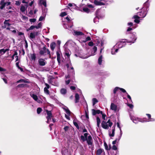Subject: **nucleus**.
<instances>
[{
	"label": "nucleus",
	"mask_w": 155,
	"mask_h": 155,
	"mask_svg": "<svg viewBox=\"0 0 155 155\" xmlns=\"http://www.w3.org/2000/svg\"><path fill=\"white\" fill-rule=\"evenodd\" d=\"M130 40L125 39L124 41H118L115 45L116 46L118 49L121 48L124 46L126 45V42L128 43H134L137 39V37L136 35V33L131 34L130 35Z\"/></svg>",
	"instance_id": "f257e3e1"
},
{
	"label": "nucleus",
	"mask_w": 155,
	"mask_h": 155,
	"mask_svg": "<svg viewBox=\"0 0 155 155\" xmlns=\"http://www.w3.org/2000/svg\"><path fill=\"white\" fill-rule=\"evenodd\" d=\"M120 91L123 92H126V90L123 88H120L118 87H115L113 90V93L111 94V101L113 102H116L120 100L118 96L119 91Z\"/></svg>",
	"instance_id": "f03ea898"
},
{
	"label": "nucleus",
	"mask_w": 155,
	"mask_h": 155,
	"mask_svg": "<svg viewBox=\"0 0 155 155\" xmlns=\"http://www.w3.org/2000/svg\"><path fill=\"white\" fill-rule=\"evenodd\" d=\"M149 4L148 2V0H147L143 4V7L141 9V11L138 12L137 15L140 16V18H143L145 17L148 11L147 9L149 7Z\"/></svg>",
	"instance_id": "7ed1b4c3"
},
{
	"label": "nucleus",
	"mask_w": 155,
	"mask_h": 155,
	"mask_svg": "<svg viewBox=\"0 0 155 155\" xmlns=\"http://www.w3.org/2000/svg\"><path fill=\"white\" fill-rule=\"evenodd\" d=\"M10 4V2H5V0H1V1L0 2V9L2 10L5 8V6H7V9H11L12 8L11 6H9L8 7V6Z\"/></svg>",
	"instance_id": "20e7f679"
},
{
	"label": "nucleus",
	"mask_w": 155,
	"mask_h": 155,
	"mask_svg": "<svg viewBox=\"0 0 155 155\" xmlns=\"http://www.w3.org/2000/svg\"><path fill=\"white\" fill-rule=\"evenodd\" d=\"M46 53L50 55V51L48 49L46 48V46L45 45L40 49L39 54L41 55H46Z\"/></svg>",
	"instance_id": "39448f33"
},
{
	"label": "nucleus",
	"mask_w": 155,
	"mask_h": 155,
	"mask_svg": "<svg viewBox=\"0 0 155 155\" xmlns=\"http://www.w3.org/2000/svg\"><path fill=\"white\" fill-rule=\"evenodd\" d=\"M112 124V123L110 122V119H109L107 122L103 121L101 123V126L104 129H108L109 127H111Z\"/></svg>",
	"instance_id": "423d86ee"
},
{
	"label": "nucleus",
	"mask_w": 155,
	"mask_h": 155,
	"mask_svg": "<svg viewBox=\"0 0 155 155\" xmlns=\"http://www.w3.org/2000/svg\"><path fill=\"white\" fill-rule=\"evenodd\" d=\"M30 95L31 97H32L35 101H36L38 103H42L43 100L41 97L38 98L36 95L31 93Z\"/></svg>",
	"instance_id": "0eeeda50"
},
{
	"label": "nucleus",
	"mask_w": 155,
	"mask_h": 155,
	"mask_svg": "<svg viewBox=\"0 0 155 155\" xmlns=\"http://www.w3.org/2000/svg\"><path fill=\"white\" fill-rule=\"evenodd\" d=\"M130 117L131 120L135 124H137L139 122H143V121H144L143 119L134 116H130Z\"/></svg>",
	"instance_id": "6e6552de"
},
{
	"label": "nucleus",
	"mask_w": 155,
	"mask_h": 155,
	"mask_svg": "<svg viewBox=\"0 0 155 155\" xmlns=\"http://www.w3.org/2000/svg\"><path fill=\"white\" fill-rule=\"evenodd\" d=\"M110 109L113 111L114 112H118L119 110V108L117 106L113 103L111 104Z\"/></svg>",
	"instance_id": "1a4fd4ad"
},
{
	"label": "nucleus",
	"mask_w": 155,
	"mask_h": 155,
	"mask_svg": "<svg viewBox=\"0 0 155 155\" xmlns=\"http://www.w3.org/2000/svg\"><path fill=\"white\" fill-rule=\"evenodd\" d=\"M46 113L47 115V116L46 117L47 119V122L48 123L51 122V118L53 116L51 111H48L47 110Z\"/></svg>",
	"instance_id": "9d476101"
},
{
	"label": "nucleus",
	"mask_w": 155,
	"mask_h": 155,
	"mask_svg": "<svg viewBox=\"0 0 155 155\" xmlns=\"http://www.w3.org/2000/svg\"><path fill=\"white\" fill-rule=\"evenodd\" d=\"M86 140L90 147H92L93 139L91 135L88 136L87 138L86 139Z\"/></svg>",
	"instance_id": "9b49d317"
},
{
	"label": "nucleus",
	"mask_w": 155,
	"mask_h": 155,
	"mask_svg": "<svg viewBox=\"0 0 155 155\" xmlns=\"http://www.w3.org/2000/svg\"><path fill=\"white\" fill-rule=\"evenodd\" d=\"M9 21V20H5L4 22V25L2 26L3 28H6L7 30H10V28L9 27L11 25V24L8 22Z\"/></svg>",
	"instance_id": "f8f14e48"
},
{
	"label": "nucleus",
	"mask_w": 155,
	"mask_h": 155,
	"mask_svg": "<svg viewBox=\"0 0 155 155\" xmlns=\"http://www.w3.org/2000/svg\"><path fill=\"white\" fill-rule=\"evenodd\" d=\"M73 34L77 36H80L84 37L85 35L82 32L80 31H78L74 30L73 33Z\"/></svg>",
	"instance_id": "ddd939ff"
},
{
	"label": "nucleus",
	"mask_w": 155,
	"mask_h": 155,
	"mask_svg": "<svg viewBox=\"0 0 155 155\" xmlns=\"http://www.w3.org/2000/svg\"><path fill=\"white\" fill-rule=\"evenodd\" d=\"M75 44V43L71 40H68L64 45V46L66 47L68 46L71 47V46H74Z\"/></svg>",
	"instance_id": "4468645a"
},
{
	"label": "nucleus",
	"mask_w": 155,
	"mask_h": 155,
	"mask_svg": "<svg viewBox=\"0 0 155 155\" xmlns=\"http://www.w3.org/2000/svg\"><path fill=\"white\" fill-rule=\"evenodd\" d=\"M28 6V5H21L20 8V11L21 12L25 14V11L26 10Z\"/></svg>",
	"instance_id": "2eb2a0df"
},
{
	"label": "nucleus",
	"mask_w": 155,
	"mask_h": 155,
	"mask_svg": "<svg viewBox=\"0 0 155 155\" xmlns=\"http://www.w3.org/2000/svg\"><path fill=\"white\" fill-rule=\"evenodd\" d=\"M39 65L40 66H43L45 65L46 62L45 61V59L42 58H40L38 61Z\"/></svg>",
	"instance_id": "dca6fc26"
},
{
	"label": "nucleus",
	"mask_w": 155,
	"mask_h": 155,
	"mask_svg": "<svg viewBox=\"0 0 155 155\" xmlns=\"http://www.w3.org/2000/svg\"><path fill=\"white\" fill-rule=\"evenodd\" d=\"M38 34V32L37 31L31 32L30 33L29 38L31 39L35 38V36L37 35Z\"/></svg>",
	"instance_id": "f3484780"
},
{
	"label": "nucleus",
	"mask_w": 155,
	"mask_h": 155,
	"mask_svg": "<svg viewBox=\"0 0 155 155\" xmlns=\"http://www.w3.org/2000/svg\"><path fill=\"white\" fill-rule=\"evenodd\" d=\"M99 11L100 10H97L96 12V16L94 18V22L95 23H98L99 21V18L98 14L99 13Z\"/></svg>",
	"instance_id": "a211bd4d"
},
{
	"label": "nucleus",
	"mask_w": 155,
	"mask_h": 155,
	"mask_svg": "<svg viewBox=\"0 0 155 155\" xmlns=\"http://www.w3.org/2000/svg\"><path fill=\"white\" fill-rule=\"evenodd\" d=\"M118 48L116 46L114 45L111 49V53L112 54H115L118 51Z\"/></svg>",
	"instance_id": "6ab92c4d"
},
{
	"label": "nucleus",
	"mask_w": 155,
	"mask_h": 155,
	"mask_svg": "<svg viewBox=\"0 0 155 155\" xmlns=\"http://www.w3.org/2000/svg\"><path fill=\"white\" fill-rule=\"evenodd\" d=\"M73 25H71H71L69 26L68 25V23H67L64 24V27L65 29H68L70 30H72V28Z\"/></svg>",
	"instance_id": "aec40b11"
},
{
	"label": "nucleus",
	"mask_w": 155,
	"mask_h": 155,
	"mask_svg": "<svg viewBox=\"0 0 155 155\" xmlns=\"http://www.w3.org/2000/svg\"><path fill=\"white\" fill-rule=\"evenodd\" d=\"M9 49L5 48L2 49L0 50V55H2L4 54L6 51H8Z\"/></svg>",
	"instance_id": "412c9836"
},
{
	"label": "nucleus",
	"mask_w": 155,
	"mask_h": 155,
	"mask_svg": "<svg viewBox=\"0 0 155 155\" xmlns=\"http://www.w3.org/2000/svg\"><path fill=\"white\" fill-rule=\"evenodd\" d=\"M92 115H95L97 114H99L101 113V111L100 110H95L94 109H92Z\"/></svg>",
	"instance_id": "4be33fe9"
},
{
	"label": "nucleus",
	"mask_w": 155,
	"mask_h": 155,
	"mask_svg": "<svg viewBox=\"0 0 155 155\" xmlns=\"http://www.w3.org/2000/svg\"><path fill=\"white\" fill-rule=\"evenodd\" d=\"M71 54V52L70 51H66L65 52V57L66 58L68 59V60L69 61V57Z\"/></svg>",
	"instance_id": "5701e85b"
},
{
	"label": "nucleus",
	"mask_w": 155,
	"mask_h": 155,
	"mask_svg": "<svg viewBox=\"0 0 155 155\" xmlns=\"http://www.w3.org/2000/svg\"><path fill=\"white\" fill-rule=\"evenodd\" d=\"M134 18L135 19L134 22L136 23H139L140 22V20L139 18H140L139 15H134Z\"/></svg>",
	"instance_id": "b1692460"
},
{
	"label": "nucleus",
	"mask_w": 155,
	"mask_h": 155,
	"mask_svg": "<svg viewBox=\"0 0 155 155\" xmlns=\"http://www.w3.org/2000/svg\"><path fill=\"white\" fill-rule=\"evenodd\" d=\"M94 4L96 5H104V3L96 0L94 1Z\"/></svg>",
	"instance_id": "393cba45"
},
{
	"label": "nucleus",
	"mask_w": 155,
	"mask_h": 155,
	"mask_svg": "<svg viewBox=\"0 0 155 155\" xmlns=\"http://www.w3.org/2000/svg\"><path fill=\"white\" fill-rule=\"evenodd\" d=\"M112 128V133H111L110 132H109V134L110 137H113L114 135L115 127H113Z\"/></svg>",
	"instance_id": "a878e982"
},
{
	"label": "nucleus",
	"mask_w": 155,
	"mask_h": 155,
	"mask_svg": "<svg viewBox=\"0 0 155 155\" xmlns=\"http://www.w3.org/2000/svg\"><path fill=\"white\" fill-rule=\"evenodd\" d=\"M63 109L65 110L66 113L68 115H70L71 112L67 107H66L63 108Z\"/></svg>",
	"instance_id": "bb28decb"
},
{
	"label": "nucleus",
	"mask_w": 155,
	"mask_h": 155,
	"mask_svg": "<svg viewBox=\"0 0 155 155\" xmlns=\"http://www.w3.org/2000/svg\"><path fill=\"white\" fill-rule=\"evenodd\" d=\"M57 55V59L58 62H59L60 61L61 54L58 52L57 51L56 52Z\"/></svg>",
	"instance_id": "cd10ccee"
},
{
	"label": "nucleus",
	"mask_w": 155,
	"mask_h": 155,
	"mask_svg": "<svg viewBox=\"0 0 155 155\" xmlns=\"http://www.w3.org/2000/svg\"><path fill=\"white\" fill-rule=\"evenodd\" d=\"M103 57L102 55L99 57L98 59V64L99 65H101L102 64V61Z\"/></svg>",
	"instance_id": "c85d7f7f"
},
{
	"label": "nucleus",
	"mask_w": 155,
	"mask_h": 155,
	"mask_svg": "<svg viewBox=\"0 0 155 155\" xmlns=\"http://www.w3.org/2000/svg\"><path fill=\"white\" fill-rule=\"evenodd\" d=\"M56 44L54 42H52L50 44V48L51 50L53 51L55 47Z\"/></svg>",
	"instance_id": "c756f323"
},
{
	"label": "nucleus",
	"mask_w": 155,
	"mask_h": 155,
	"mask_svg": "<svg viewBox=\"0 0 155 155\" xmlns=\"http://www.w3.org/2000/svg\"><path fill=\"white\" fill-rule=\"evenodd\" d=\"M83 10L84 12L87 13H89L91 11L90 9H89L87 7L83 8Z\"/></svg>",
	"instance_id": "7c9ffc66"
},
{
	"label": "nucleus",
	"mask_w": 155,
	"mask_h": 155,
	"mask_svg": "<svg viewBox=\"0 0 155 155\" xmlns=\"http://www.w3.org/2000/svg\"><path fill=\"white\" fill-rule=\"evenodd\" d=\"M75 97V102L76 103L78 102L79 101V96L78 94H77V93L76 94Z\"/></svg>",
	"instance_id": "2f4dec72"
},
{
	"label": "nucleus",
	"mask_w": 155,
	"mask_h": 155,
	"mask_svg": "<svg viewBox=\"0 0 155 155\" xmlns=\"http://www.w3.org/2000/svg\"><path fill=\"white\" fill-rule=\"evenodd\" d=\"M97 126L98 127H100V124L101 123V120L98 117H97L96 118Z\"/></svg>",
	"instance_id": "473e14b6"
},
{
	"label": "nucleus",
	"mask_w": 155,
	"mask_h": 155,
	"mask_svg": "<svg viewBox=\"0 0 155 155\" xmlns=\"http://www.w3.org/2000/svg\"><path fill=\"white\" fill-rule=\"evenodd\" d=\"M103 151V150L101 149H99L98 150L96 153V154L97 155H101V153H102Z\"/></svg>",
	"instance_id": "72a5a7b5"
},
{
	"label": "nucleus",
	"mask_w": 155,
	"mask_h": 155,
	"mask_svg": "<svg viewBox=\"0 0 155 155\" xmlns=\"http://www.w3.org/2000/svg\"><path fill=\"white\" fill-rule=\"evenodd\" d=\"M36 56L35 54H31V59L32 60L35 61L36 59Z\"/></svg>",
	"instance_id": "f704fd0d"
},
{
	"label": "nucleus",
	"mask_w": 155,
	"mask_h": 155,
	"mask_svg": "<svg viewBox=\"0 0 155 155\" xmlns=\"http://www.w3.org/2000/svg\"><path fill=\"white\" fill-rule=\"evenodd\" d=\"M61 93L62 94H65L66 93V90L64 88H62L61 90Z\"/></svg>",
	"instance_id": "c9c22d12"
},
{
	"label": "nucleus",
	"mask_w": 155,
	"mask_h": 155,
	"mask_svg": "<svg viewBox=\"0 0 155 155\" xmlns=\"http://www.w3.org/2000/svg\"><path fill=\"white\" fill-rule=\"evenodd\" d=\"M93 105L94 106L96 103L98 102L97 100L95 98H93L92 99Z\"/></svg>",
	"instance_id": "e433bc0d"
},
{
	"label": "nucleus",
	"mask_w": 155,
	"mask_h": 155,
	"mask_svg": "<svg viewBox=\"0 0 155 155\" xmlns=\"http://www.w3.org/2000/svg\"><path fill=\"white\" fill-rule=\"evenodd\" d=\"M91 40V38L90 37H87L85 39L83 40L82 41L84 42H85L87 41H90Z\"/></svg>",
	"instance_id": "4c0bfd02"
},
{
	"label": "nucleus",
	"mask_w": 155,
	"mask_h": 155,
	"mask_svg": "<svg viewBox=\"0 0 155 155\" xmlns=\"http://www.w3.org/2000/svg\"><path fill=\"white\" fill-rule=\"evenodd\" d=\"M40 2L41 3L42 5H43L45 7H46V2L45 0H40Z\"/></svg>",
	"instance_id": "58836bf2"
},
{
	"label": "nucleus",
	"mask_w": 155,
	"mask_h": 155,
	"mask_svg": "<svg viewBox=\"0 0 155 155\" xmlns=\"http://www.w3.org/2000/svg\"><path fill=\"white\" fill-rule=\"evenodd\" d=\"M120 136L118 137V141H119V140H120V138L121 137L122 134V132L121 131V129L120 128Z\"/></svg>",
	"instance_id": "ea45409f"
},
{
	"label": "nucleus",
	"mask_w": 155,
	"mask_h": 155,
	"mask_svg": "<svg viewBox=\"0 0 155 155\" xmlns=\"http://www.w3.org/2000/svg\"><path fill=\"white\" fill-rule=\"evenodd\" d=\"M47 89V88H44V91L45 93L47 94H49V91Z\"/></svg>",
	"instance_id": "a19ab883"
},
{
	"label": "nucleus",
	"mask_w": 155,
	"mask_h": 155,
	"mask_svg": "<svg viewBox=\"0 0 155 155\" xmlns=\"http://www.w3.org/2000/svg\"><path fill=\"white\" fill-rule=\"evenodd\" d=\"M73 122L74 125L76 127V128L78 129H79V127L77 122L75 121L74 120L73 121Z\"/></svg>",
	"instance_id": "79ce46f5"
},
{
	"label": "nucleus",
	"mask_w": 155,
	"mask_h": 155,
	"mask_svg": "<svg viewBox=\"0 0 155 155\" xmlns=\"http://www.w3.org/2000/svg\"><path fill=\"white\" fill-rule=\"evenodd\" d=\"M42 111V109L41 108L38 107L37 109V112L38 114H39Z\"/></svg>",
	"instance_id": "37998d69"
},
{
	"label": "nucleus",
	"mask_w": 155,
	"mask_h": 155,
	"mask_svg": "<svg viewBox=\"0 0 155 155\" xmlns=\"http://www.w3.org/2000/svg\"><path fill=\"white\" fill-rule=\"evenodd\" d=\"M125 93H126V94L127 95V98L129 99V101L130 102H132V101L130 96L128 94V93L127 92H125Z\"/></svg>",
	"instance_id": "c03bdc74"
},
{
	"label": "nucleus",
	"mask_w": 155,
	"mask_h": 155,
	"mask_svg": "<svg viewBox=\"0 0 155 155\" xmlns=\"http://www.w3.org/2000/svg\"><path fill=\"white\" fill-rule=\"evenodd\" d=\"M71 71H72V78L74 77V70L73 67L71 68Z\"/></svg>",
	"instance_id": "a18cd8bd"
},
{
	"label": "nucleus",
	"mask_w": 155,
	"mask_h": 155,
	"mask_svg": "<svg viewBox=\"0 0 155 155\" xmlns=\"http://www.w3.org/2000/svg\"><path fill=\"white\" fill-rule=\"evenodd\" d=\"M67 15V13L65 12H62L60 14V16L61 17H63Z\"/></svg>",
	"instance_id": "49530a36"
},
{
	"label": "nucleus",
	"mask_w": 155,
	"mask_h": 155,
	"mask_svg": "<svg viewBox=\"0 0 155 155\" xmlns=\"http://www.w3.org/2000/svg\"><path fill=\"white\" fill-rule=\"evenodd\" d=\"M93 51H93L94 52V54H93V55H94V53L96 52L97 50V47L96 46H94L93 48Z\"/></svg>",
	"instance_id": "de8ad7c7"
},
{
	"label": "nucleus",
	"mask_w": 155,
	"mask_h": 155,
	"mask_svg": "<svg viewBox=\"0 0 155 155\" xmlns=\"http://www.w3.org/2000/svg\"><path fill=\"white\" fill-rule=\"evenodd\" d=\"M100 113L102 115V118L104 119V120H105V117H106V115L105 114H104L103 113H102V111H101V113Z\"/></svg>",
	"instance_id": "09e8293b"
},
{
	"label": "nucleus",
	"mask_w": 155,
	"mask_h": 155,
	"mask_svg": "<svg viewBox=\"0 0 155 155\" xmlns=\"http://www.w3.org/2000/svg\"><path fill=\"white\" fill-rule=\"evenodd\" d=\"M18 55V53L16 51H15L14 54L12 56V60H13L14 58V57Z\"/></svg>",
	"instance_id": "8fccbe9b"
},
{
	"label": "nucleus",
	"mask_w": 155,
	"mask_h": 155,
	"mask_svg": "<svg viewBox=\"0 0 155 155\" xmlns=\"http://www.w3.org/2000/svg\"><path fill=\"white\" fill-rule=\"evenodd\" d=\"M66 19L67 21V22L68 23H71V20H70L69 18L67 16L65 18Z\"/></svg>",
	"instance_id": "3c124183"
},
{
	"label": "nucleus",
	"mask_w": 155,
	"mask_h": 155,
	"mask_svg": "<svg viewBox=\"0 0 155 155\" xmlns=\"http://www.w3.org/2000/svg\"><path fill=\"white\" fill-rule=\"evenodd\" d=\"M81 140L83 141V142H84L86 140V138L84 136L81 135Z\"/></svg>",
	"instance_id": "603ef678"
},
{
	"label": "nucleus",
	"mask_w": 155,
	"mask_h": 155,
	"mask_svg": "<svg viewBox=\"0 0 155 155\" xmlns=\"http://www.w3.org/2000/svg\"><path fill=\"white\" fill-rule=\"evenodd\" d=\"M36 21V19L35 18H32L29 19V21L31 22H34Z\"/></svg>",
	"instance_id": "864d4df0"
},
{
	"label": "nucleus",
	"mask_w": 155,
	"mask_h": 155,
	"mask_svg": "<svg viewBox=\"0 0 155 155\" xmlns=\"http://www.w3.org/2000/svg\"><path fill=\"white\" fill-rule=\"evenodd\" d=\"M22 18L24 20H25L28 19V18L25 16L22 15Z\"/></svg>",
	"instance_id": "5fc2aeb1"
},
{
	"label": "nucleus",
	"mask_w": 155,
	"mask_h": 155,
	"mask_svg": "<svg viewBox=\"0 0 155 155\" xmlns=\"http://www.w3.org/2000/svg\"><path fill=\"white\" fill-rule=\"evenodd\" d=\"M34 25H31L30 27L28 28V29L27 30V31H28L29 30H31L34 29Z\"/></svg>",
	"instance_id": "6e6d98bb"
},
{
	"label": "nucleus",
	"mask_w": 155,
	"mask_h": 155,
	"mask_svg": "<svg viewBox=\"0 0 155 155\" xmlns=\"http://www.w3.org/2000/svg\"><path fill=\"white\" fill-rule=\"evenodd\" d=\"M45 17L44 16H41L39 19V21H42L45 19Z\"/></svg>",
	"instance_id": "4d7b16f0"
},
{
	"label": "nucleus",
	"mask_w": 155,
	"mask_h": 155,
	"mask_svg": "<svg viewBox=\"0 0 155 155\" xmlns=\"http://www.w3.org/2000/svg\"><path fill=\"white\" fill-rule=\"evenodd\" d=\"M23 82H25V80L23 79H21L17 81V83H18Z\"/></svg>",
	"instance_id": "13d9d810"
},
{
	"label": "nucleus",
	"mask_w": 155,
	"mask_h": 155,
	"mask_svg": "<svg viewBox=\"0 0 155 155\" xmlns=\"http://www.w3.org/2000/svg\"><path fill=\"white\" fill-rule=\"evenodd\" d=\"M88 45L89 46H92L94 45V43L92 41H90L88 43Z\"/></svg>",
	"instance_id": "bf43d9fd"
},
{
	"label": "nucleus",
	"mask_w": 155,
	"mask_h": 155,
	"mask_svg": "<svg viewBox=\"0 0 155 155\" xmlns=\"http://www.w3.org/2000/svg\"><path fill=\"white\" fill-rule=\"evenodd\" d=\"M112 149L113 150H116L117 149V148L116 146L114 145L112 146Z\"/></svg>",
	"instance_id": "052dcab7"
},
{
	"label": "nucleus",
	"mask_w": 155,
	"mask_h": 155,
	"mask_svg": "<svg viewBox=\"0 0 155 155\" xmlns=\"http://www.w3.org/2000/svg\"><path fill=\"white\" fill-rule=\"evenodd\" d=\"M127 105L131 109H132L134 107L133 105L132 104H128Z\"/></svg>",
	"instance_id": "680f3d73"
},
{
	"label": "nucleus",
	"mask_w": 155,
	"mask_h": 155,
	"mask_svg": "<svg viewBox=\"0 0 155 155\" xmlns=\"http://www.w3.org/2000/svg\"><path fill=\"white\" fill-rule=\"evenodd\" d=\"M21 4V2L19 1H16V3H15V5L17 6H19Z\"/></svg>",
	"instance_id": "e2e57ef3"
},
{
	"label": "nucleus",
	"mask_w": 155,
	"mask_h": 155,
	"mask_svg": "<svg viewBox=\"0 0 155 155\" xmlns=\"http://www.w3.org/2000/svg\"><path fill=\"white\" fill-rule=\"evenodd\" d=\"M117 142H118L119 141H118V138L116 139L114 141L112 142V144L113 145L115 144L117 142Z\"/></svg>",
	"instance_id": "0e129e2a"
},
{
	"label": "nucleus",
	"mask_w": 155,
	"mask_h": 155,
	"mask_svg": "<svg viewBox=\"0 0 155 155\" xmlns=\"http://www.w3.org/2000/svg\"><path fill=\"white\" fill-rule=\"evenodd\" d=\"M64 129L65 131H66L68 130L69 129V127L67 126H65L64 127Z\"/></svg>",
	"instance_id": "69168bd1"
},
{
	"label": "nucleus",
	"mask_w": 155,
	"mask_h": 155,
	"mask_svg": "<svg viewBox=\"0 0 155 155\" xmlns=\"http://www.w3.org/2000/svg\"><path fill=\"white\" fill-rule=\"evenodd\" d=\"M25 84H20L18 85V87H23L25 86Z\"/></svg>",
	"instance_id": "338daca9"
},
{
	"label": "nucleus",
	"mask_w": 155,
	"mask_h": 155,
	"mask_svg": "<svg viewBox=\"0 0 155 155\" xmlns=\"http://www.w3.org/2000/svg\"><path fill=\"white\" fill-rule=\"evenodd\" d=\"M38 26L39 28H41L42 26V23L41 22L39 23L38 25Z\"/></svg>",
	"instance_id": "774afa93"
}]
</instances>
